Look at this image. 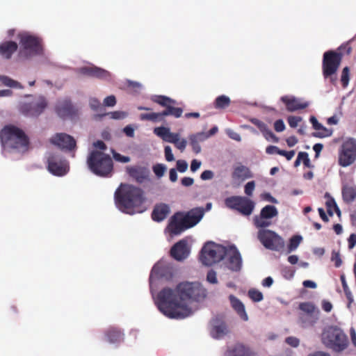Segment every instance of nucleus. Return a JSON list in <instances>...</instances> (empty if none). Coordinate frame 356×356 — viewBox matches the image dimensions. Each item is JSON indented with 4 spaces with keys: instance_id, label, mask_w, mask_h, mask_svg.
Listing matches in <instances>:
<instances>
[{
    "instance_id": "obj_17",
    "label": "nucleus",
    "mask_w": 356,
    "mask_h": 356,
    "mask_svg": "<svg viewBox=\"0 0 356 356\" xmlns=\"http://www.w3.org/2000/svg\"><path fill=\"white\" fill-rule=\"evenodd\" d=\"M227 267L233 270L238 271L242 266V259L238 250L234 246L226 249V254L223 259Z\"/></svg>"
},
{
    "instance_id": "obj_24",
    "label": "nucleus",
    "mask_w": 356,
    "mask_h": 356,
    "mask_svg": "<svg viewBox=\"0 0 356 356\" xmlns=\"http://www.w3.org/2000/svg\"><path fill=\"white\" fill-rule=\"evenodd\" d=\"M208 138V136L206 134V132L204 131H200L189 135L188 139L193 151L195 154L200 153L202 151V148L200 145V143L204 142Z\"/></svg>"
},
{
    "instance_id": "obj_59",
    "label": "nucleus",
    "mask_w": 356,
    "mask_h": 356,
    "mask_svg": "<svg viewBox=\"0 0 356 356\" xmlns=\"http://www.w3.org/2000/svg\"><path fill=\"white\" fill-rule=\"evenodd\" d=\"M90 106L94 111H98L99 108H102L100 102L96 98L90 99Z\"/></svg>"
},
{
    "instance_id": "obj_15",
    "label": "nucleus",
    "mask_w": 356,
    "mask_h": 356,
    "mask_svg": "<svg viewBox=\"0 0 356 356\" xmlns=\"http://www.w3.org/2000/svg\"><path fill=\"white\" fill-rule=\"evenodd\" d=\"M126 172L130 177L140 184H145L151 182V172L145 166L134 165L127 166Z\"/></svg>"
},
{
    "instance_id": "obj_56",
    "label": "nucleus",
    "mask_w": 356,
    "mask_h": 356,
    "mask_svg": "<svg viewBox=\"0 0 356 356\" xmlns=\"http://www.w3.org/2000/svg\"><path fill=\"white\" fill-rule=\"evenodd\" d=\"M188 167V163L184 160H178L177 161V168L180 172H184Z\"/></svg>"
},
{
    "instance_id": "obj_23",
    "label": "nucleus",
    "mask_w": 356,
    "mask_h": 356,
    "mask_svg": "<svg viewBox=\"0 0 356 356\" xmlns=\"http://www.w3.org/2000/svg\"><path fill=\"white\" fill-rule=\"evenodd\" d=\"M228 298L230 302L231 307L240 317V318L244 321H248L249 317L246 312L244 304L234 295H229Z\"/></svg>"
},
{
    "instance_id": "obj_41",
    "label": "nucleus",
    "mask_w": 356,
    "mask_h": 356,
    "mask_svg": "<svg viewBox=\"0 0 356 356\" xmlns=\"http://www.w3.org/2000/svg\"><path fill=\"white\" fill-rule=\"evenodd\" d=\"M302 238L300 236H293L289 241V244L288 245V252H291L296 250L298 245H300Z\"/></svg>"
},
{
    "instance_id": "obj_34",
    "label": "nucleus",
    "mask_w": 356,
    "mask_h": 356,
    "mask_svg": "<svg viewBox=\"0 0 356 356\" xmlns=\"http://www.w3.org/2000/svg\"><path fill=\"white\" fill-rule=\"evenodd\" d=\"M277 214L278 211L275 207L273 205H267L261 209L259 215L271 220V219L273 217L277 216Z\"/></svg>"
},
{
    "instance_id": "obj_39",
    "label": "nucleus",
    "mask_w": 356,
    "mask_h": 356,
    "mask_svg": "<svg viewBox=\"0 0 356 356\" xmlns=\"http://www.w3.org/2000/svg\"><path fill=\"white\" fill-rule=\"evenodd\" d=\"M0 82L3 85H4L6 86L10 87V88H22V86L19 82L12 79L11 78H10L7 76H4V75L0 76Z\"/></svg>"
},
{
    "instance_id": "obj_27",
    "label": "nucleus",
    "mask_w": 356,
    "mask_h": 356,
    "mask_svg": "<svg viewBox=\"0 0 356 356\" xmlns=\"http://www.w3.org/2000/svg\"><path fill=\"white\" fill-rule=\"evenodd\" d=\"M252 177L253 175L250 169L242 165L236 166L232 173V178L240 181H243Z\"/></svg>"
},
{
    "instance_id": "obj_3",
    "label": "nucleus",
    "mask_w": 356,
    "mask_h": 356,
    "mask_svg": "<svg viewBox=\"0 0 356 356\" xmlns=\"http://www.w3.org/2000/svg\"><path fill=\"white\" fill-rule=\"evenodd\" d=\"M204 209L202 208H195L191 211L177 212L170 219L165 232L172 237L179 235L185 230L196 225L203 218Z\"/></svg>"
},
{
    "instance_id": "obj_5",
    "label": "nucleus",
    "mask_w": 356,
    "mask_h": 356,
    "mask_svg": "<svg viewBox=\"0 0 356 356\" xmlns=\"http://www.w3.org/2000/svg\"><path fill=\"white\" fill-rule=\"evenodd\" d=\"M87 164L90 171L99 177H110L113 170L111 157L98 150H92L90 153L87 159Z\"/></svg>"
},
{
    "instance_id": "obj_25",
    "label": "nucleus",
    "mask_w": 356,
    "mask_h": 356,
    "mask_svg": "<svg viewBox=\"0 0 356 356\" xmlns=\"http://www.w3.org/2000/svg\"><path fill=\"white\" fill-rule=\"evenodd\" d=\"M225 356H257V354L247 346L236 344L227 350Z\"/></svg>"
},
{
    "instance_id": "obj_51",
    "label": "nucleus",
    "mask_w": 356,
    "mask_h": 356,
    "mask_svg": "<svg viewBox=\"0 0 356 356\" xmlns=\"http://www.w3.org/2000/svg\"><path fill=\"white\" fill-rule=\"evenodd\" d=\"M113 156L115 161L120 162V163H128L131 160L130 157L121 155L120 154L115 152L114 151H113Z\"/></svg>"
},
{
    "instance_id": "obj_43",
    "label": "nucleus",
    "mask_w": 356,
    "mask_h": 356,
    "mask_svg": "<svg viewBox=\"0 0 356 356\" xmlns=\"http://www.w3.org/2000/svg\"><path fill=\"white\" fill-rule=\"evenodd\" d=\"M155 274H156V264H154V266L152 268L150 275H149V278L150 292H151V294L152 296V299H153L154 303L156 304V295H155L154 289V278Z\"/></svg>"
},
{
    "instance_id": "obj_32",
    "label": "nucleus",
    "mask_w": 356,
    "mask_h": 356,
    "mask_svg": "<svg viewBox=\"0 0 356 356\" xmlns=\"http://www.w3.org/2000/svg\"><path fill=\"white\" fill-rule=\"evenodd\" d=\"M325 197L326 198V207L327 213L330 216H333L334 213L336 212L337 214L340 216L341 211L337 205L335 200L329 195V193H325Z\"/></svg>"
},
{
    "instance_id": "obj_37",
    "label": "nucleus",
    "mask_w": 356,
    "mask_h": 356,
    "mask_svg": "<svg viewBox=\"0 0 356 356\" xmlns=\"http://www.w3.org/2000/svg\"><path fill=\"white\" fill-rule=\"evenodd\" d=\"M254 224L258 228H264L271 225V220L268 218L261 216V215L256 216L254 218Z\"/></svg>"
},
{
    "instance_id": "obj_18",
    "label": "nucleus",
    "mask_w": 356,
    "mask_h": 356,
    "mask_svg": "<svg viewBox=\"0 0 356 356\" xmlns=\"http://www.w3.org/2000/svg\"><path fill=\"white\" fill-rule=\"evenodd\" d=\"M209 333L212 338L222 339L229 333V330L222 320L216 318L210 322Z\"/></svg>"
},
{
    "instance_id": "obj_44",
    "label": "nucleus",
    "mask_w": 356,
    "mask_h": 356,
    "mask_svg": "<svg viewBox=\"0 0 356 356\" xmlns=\"http://www.w3.org/2000/svg\"><path fill=\"white\" fill-rule=\"evenodd\" d=\"M175 142H172V143L175 144V147L179 149L181 152H183L187 145V140L185 138L180 139V136L179 134H177V138L175 140Z\"/></svg>"
},
{
    "instance_id": "obj_9",
    "label": "nucleus",
    "mask_w": 356,
    "mask_h": 356,
    "mask_svg": "<svg viewBox=\"0 0 356 356\" xmlns=\"http://www.w3.org/2000/svg\"><path fill=\"white\" fill-rule=\"evenodd\" d=\"M18 38L22 46L19 56L29 58L42 53V41L38 37L29 33H22L19 34Z\"/></svg>"
},
{
    "instance_id": "obj_2",
    "label": "nucleus",
    "mask_w": 356,
    "mask_h": 356,
    "mask_svg": "<svg viewBox=\"0 0 356 356\" xmlns=\"http://www.w3.org/2000/svg\"><path fill=\"white\" fill-rule=\"evenodd\" d=\"M115 203L122 212L133 215L140 212V205L145 200L142 189L131 184H121L114 194Z\"/></svg>"
},
{
    "instance_id": "obj_16",
    "label": "nucleus",
    "mask_w": 356,
    "mask_h": 356,
    "mask_svg": "<svg viewBox=\"0 0 356 356\" xmlns=\"http://www.w3.org/2000/svg\"><path fill=\"white\" fill-rule=\"evenodd\" d=\"M47 106L46 99L43 97H40L36 101L24 103L21 105L20 111L26 116L38 117L43 113Z\"/></svg>"
},
{
    "instance_id": "obj_35",
    "label": "nucleus",
    "mask_w": 356,
    "mask_h": 356,
    "mask_svg": "<svg viewBox=\"0 0 356 356\" xmlns=\"http://www.w3.org/2000/svg\"><path fill=\"white\" fill-rule=\"evenodd\" d=\"M343 197L346 202H352L356 197V188L344 186L343 187Z\"/></svg>"
},
{
    "instance_id": "obj_29",
    "label": "nucleus",
    "mask_w": 356,
    "mask_h": 356,
    "mask_svg": "<svg viewBox=\"0 0 356 356\" xmlns=\"http://www.w3.org/2000/svg\"><path fill=\"white\" fill-rule=\"evenodd\" d=\"M58 114L60 117L70 116L74 113L73 106L70 100H65L56 106Z\"/></svg>"
},
{
    "instance_id": "obj_10",
    "label": "nucleus",
    "mask_w": 356,
    "mask_h": 356,
    "mask_svg": "<svg viewBox=\"0 0 356 356\" xmlns=\"http://www.w3.org/2000/svg\"><path fill=\"white\" fill-rule=\"evenodd\" d=\"M258 238L266 248L271 250L280 251L284 247V239L270 229H261L258 232Z\"/></svg>"
},
{
    "instance_id": "obj_13",
    "label": "nucleus",
    "mask_w": 356,
    "mask_h": 356,
    "mask_svg": "<svg viewBox=\"0 0 356 356\" xmlns=\"http://www.w3.org/2000/svg\"><path fill=\"white\" fill-rule=\"evenodd\" d=\"M157 104L164 107V110L157 112V120L167 115H172L177 118H180L183 113V110L180 108L175 107L177 102L166 96L157 95Z\"/></svg>"
},
{
    "instance_id": "obj_30",
    "label": "nucleus",
    "mask_w": 356,
    "mask_h": 356,
    "mask_svg": "<svg viewBox=\"0 0 356 356\" xmlns=\"http://www.w3.org/2000/svg\"><path fill=\"white\" fill-rule=\"evenodd\" d=\"M318 314H301L299 318V322L302 327H309L313 326L318 318Z\"/></svg>"
},
{
    "instance_id": "obj_11",
    "label": "nucleus",
    "mask_w": 356,
    "mask_h": 356,
    "mask_svg": "<svg viewBox=\"0 0 356 356\" xmlns=\"http://www.w3.org/2000/svg\"><path fill=\"white\" fill-rule=\"evenodd\" d=\"M227 207L237 210L244 216H250L254 209V202L250 199L243 196H232L225 200Z\"/></svg>"
},
{
    "instance_id": "obj_1",
    "label": "nucleus",
    "mask_w": 356,
    "mask_h": 356,
    "mask_svg": "<svg viewBox=\"0 0 356 356\" xmlns=\"http://www.w3.org/2000/svg\"><path fill=\"white\" fill-rule=\"evenodd\" d=\"M207 290L198 282L183 281L175 289H164L157 296L159 309L170 318L183 319L196 311L194 302H200L207 297Z\"/></svg>"
},
{
    "instance_id": "obj_31",
    "label": "nucleus",
    "mask_w": 356,
    "mask_h": 356,
    "mask_svg": "<svg viewBox=\"0 0 356 356\" xmlns=\"http://www.w3.org/2000/svg\"><path fill=\"white\" fill-rule=\"evenodd\" d=\"M106 337L110 343H118L123 339V333L116 327H111L106 331Z\"/></svg>"
},
{
    "instance_id": "obj_64",
    "label": "nucleus",
    "mask_w": 356,
    "mask_h": 356,
    "mask_svg": "<svg viewBox=\"0 0 356 356\" xmlns=\"http://www.w3.org/2000/svg\"><path fill=\"white\" fill-rule=\"evenodd\" d=\"M214 175L211 170H204L200 175V178L202 180H210L213 179Z\"/></svg>"
},
{
    "instance_id": "obj_45",
    "label": "nucleus",
    "mask_w": 356,
    "mask_h": 356,
    "mask_svg": "<svg viewBox=\"0 0 356 356\" xmlns=\"http://www.w3.org/2000/svg\"><path fill=\"white\" fill-rule=\"evenodd\" d=\"M264 136L267 140L274 143L278 142V138L266 127L264 131H262Z\"/></svg>"
},
{
    "instance_id": "obj_48",
    "label": "nucleus",
    "mask_w": 356,
    "mask_h": 356,
    "mask_svg": "<svg viewBox=\"0 0 356 356\" xmlns=\"http://www.w3.org/2000/svg\"><path fill=\"white\" fill-rule=\"evenodd\" d=\"M341 280L343 288V291L347 296V298L349 300L350 302H351L353 300V296L347 285L344 275L341 276Z\"/></svg>"
},
{
    "instance_id": "obj_46",
    "label": "nucleus",
    "mask_w": 356,
    "mask_h": 356,
    "mask_svg": "<svg viewBox=\"0 0 356 356\" xmlns=\"http://www.w3.org/2000/svg\"><path fill=\"white\" fill-rule=\"evenodd\" d=\"M103 115H109L111 118L115 119V120H121L126 118L127 115L126 112L121 111H116L110 112L108 113H105Z\"/></svg>"
},
{
    "instance_id": "obj_47",
    "label": "nucleus",
    "mask_w": 356,
    "mask_h": 356,
    "mask_svg": "<svg viewBox=\"0 0 356 356\" xmlns=\"http://www.w3.org/2000/svg\"><path fill=\"white\" fill-rule=\"evenodd\" d=\"M341 81L344 88L347 87L349 83V68L345 67L341 72Z\"/></svg>"
},
{
    "instance_id": "obj_7",
    "label": "nucleus",
    "mask_w": 356,
    "mask_h": 356,
    "mask_svg": "<svg viewBox=\"0 0 356 356\" xmlns=\"http://www.w3.org/2000/svg\"><path fill=\"white\" fill-rule=\"evenodd\" d=\"M226 248L212 241L206 243L202 247L200 260L204 266H211L222 260L226 254Z\"/></svg>"
},
{
    "instance_id": "obj_28",
    "label": "nucleus",
    "mask_w": 356,
    "mask_h": 356,
    "mask_svg": "<svg viewBox=\"0 0 356 356\" xmlns=\"http://www.w3.org/2000/svg\"><path fill=\"white\" fill-rule=\"evenodd\" d=\"M177 133L171 132L170 128L165 127H157V136H159L165 142H175L177 138Z\"/></svg>"
},
{
    "instance_id": "obj_63",
    "label": "nucleus",
    "mask_w": 356,
    "mask_h": 356,
    "mask_svg": "<svg viewBox=\"0 0 356 356\" xmlns=\"http://www.w3.org/2000/svg\"><path fill=\"white\" fill-rule=\"evenodd\" d=\"M250 121L259 129L261 132L262 131H264L265 128L267 127L266 124H264L263 122L260 121L258 119L252 118Z\"/></svg>"
},
{
    "instance_id": "obj_14",
    "label": "nucleus",
    "mask_w": 356,
    "mask_h": 356,
    "mask_svg": "<svg viewBox=\"0 0 356 356\" xmlns=\"http://www.w3.org/2000/svg\"><path fill=\"white\" fill-rule=\"evenodd\" d=\"M47 164L48 170L56 176H63L69 170L67 161L58 155H50L47 159Z\"/></svg>"
},
{
    "instance_id": "obj_22",
    "label": "nucleus",
    "mask_w": 356,
    "mask_h": 356,
    "mask_svg": "<svg viewBox=\"0 0 356 356\" xmlns=\"http://www.w3.org/2000/svg\"><path fill=\"white\" fill-rule=\"evenodd\" d=\"M188 254L189 249L185 240L179 241L171 249L172 257L177 261L185 259L188 257Z\"/></svg>"
},
{
    "instance_id": "obj_42",
    "label": "nucleus",
    "mask_w": 356,
    "mask_h": 356,
    "mask_svg": "<svg viewBox=\"0 0 356 356\" xmlns=\"http://www.w3.org/2000/svg\"><path fill=\"white\" fill-rule=\"evenodd\" d=\"M248 296L254 302H261L264 299L262 293L255 289H251L248 291Z\"/></svg>"
},
{
    "instance_id": "obj_12",
    "label": "nucleus",
    "mask_w": 356,
    "mask_h": 356,
    "mask_svg": "<svg viewBox=\"0 0 356 356\" xmlns=\"http://www.w3.org/2000/svg\"><path fill=\"white\" fill-rule=\"evenodd\" d=\"M356 160V140L348 138L341 145L339 155V163L342 167L350 165Z\"/></svg>"
},
{
    "instance_id": "obj_21",
    "label": "nucleus",
    "mask_w": 356,
    "mask_h": 356,
    "mask_svg": "<svg viewBox=\"0 0 356 356\" xmlns=\"http://www.w3.org/2000/svg\"><path fill=\"white\" fill-rule=\"evenodd\" d=\"M281 100L285 104L286 109L290 112L305 108L309 105L308 102L292 95L283 96L282 97Z\"/></svg>"
},
{
    "instance_id": "obj_61",
    "label": "nucleus",
    "mask_w": 356,
    "mask_h": 356,
    "mask_svg": "<svg viewBox=\"0 0 356 356\" xmlns=\"http://www.w3.org/2000/svg\"><path fill=\"white\" fill-rule=\"evenodd\" d=\"M274 128L276 131L281 132L285 129V124L282 120H276L274 123Z\"/></svg>"
},
{
    "instance_id": "obj_58",
    "label": "nucleus",
    "mask_w": 356,
    "mask_h": 356,
    "mask_svg": "<svg viewBox=\"0 0 356 356\" xmlns=\"http://www.w3.org/2000/svg\"><path fill=\"white\" fill-rule=\"evenodd\" d=\"M104 104L106 106H114L116 104V99L114 95L106 97L104 100Z\"/></svg>"
},
{
    "instance_id": "obj_53",
    "label": "nucleus",
    "mask_w": 356,
    "mask_h": 356,
    "mask_svg": "<svg viewBox=\"0 0 356 356\" xmlns=\"http://www.w3.org/2000/svg\"><path fill=\"white\" fill-rule=\"evenodd\" d=\"M207 280L208 282L211 283V284H217L218 283V279H217V275H216V273L213 270H210L208 273H207Z\"/></svg>"
},
{
    "instance_id": "obj_20",
    "label": "nucleus",
    "mask_w": 356,
    "mask_h": 356,
    "mask_svg": "<svg viewBox=\"0 0 356 356\" xmlns=\"http://www.w3.org/2000/svg\"><path fill=\"white\" fill-rule=\"evenodd\" d=\"M80 74L92 78L99 79H108L111 77V74L107 70L98 67L95 65L84 66L79 69Z\"/></svg>"
},
{
    "instance_id": "obj_62",
    "label": "nucleus",
    "mask_w": 356,
    "mask_h": 356,
    "mask_svg": "<svg viewBox=\"0 0 356 356\" xmlns=\"http://www.w3.org/2000/svg\"><path fill=\"white\" fill-rule=\"evenodd\" d=\"M300 158H302L301 161L304 163V165L308 168H310V160L309 159L308 154L307 152H300Z\"/></svg>"
},
{
    "instance_id": "obj_55",
    "label": "nucleus",
    "mask_w": 356,
    "mask_h": 356,
    "mask_svg": "<svg viewBox=\"0 0 356 356\" xmlns=\"http://www.w3.org/2000/svg\"><path fill=\"white\" fill-rule=\"evenodd\" d=\"M225 131H226V134H227V136L232 140L238 141V142L241 140V136L238 133L234 131V130H232L231 129H227Z\"/></svg>"
},
{
    "instance_id": "obj_52",
    "label": "nucleus",
    "mask_w": 356,
    "mask_h": 356,
    "mask_svg": "<svg viewBox=\"0 0 356 356\" xmlns=\"http://www.w3.org/2000/svg\"><path fill=\"white\" fill-rule=\"evenodd\" d=\"M254 188L255 182L254 181H249L245 186V193L248 196H251L253 193Z\"/></svg>"
},
{
    "instance_id": "obj_60",
    "label": "nucleus",
    "mask_w": 356,
    "mask_h": 356,
    "mask_svg": "<svg viewBox=\"0 0 356 356\" xmlns=\"http://www.w3.org/2000/svg\"><path fill=\"white\" fill-rule=\"evenodd\" d=\"M165 159L168 161H172L175 160V157L172 154V149L168 145L165 147Z\"/></svg>"
},
{
    "instance_id": "obj_38",
    "label": "nucleus",
    "mask_w": 356,
    "mask_h": 356,
    "mask_svg": "<svg viewBox=\"0 0 356 356\" xmlns=\"http://www.w3.org/2000/svg\"><path fill=\"white\" fill-rule=\"evenodd\" d=\"M299 308L304 312L303 314L319 313V311L316 308L314 305L308 302L300 303Z\"/></svg>"
},
{
    "instance_id": "obj_6",
    "label": "nucleus",
    "mask_w": 356,
    "mask_h": 356,
    "mask_svg": "<svg viewBox=\"0 0 356 356\" xmlns=\"http://www.w3.org/2000/svg\"><path fill=\"white\" fill-rule=\"evenodd\" d=\"M321 341L326 347L336 352L343 350L348 346L347 336L342 330L335 326H330L323 330Z\"/></svg>"
},
{
    "instance_id": "obj_50",
    "label": "nucleus",
    "mask_w": 356,
    "mask_h": 356,
    "mask_svg": "<svg viewBox=\"0 0 356 356\" xmlns=\"http://www.w3.org/2000/svg\"><path fill=\"white\" fill-rule=\"evenodd\" d=\"M302 120V118L300 116H289L288 118V123L289 126L292 128H296L298 127V124Z\"/></svg>"
},
{
    "instance_id": "obj_49",
    "label": "nucleus",
    "mask_w": 356,
    "mask_h": 356,
    "mask_svg": "<svg viewBox=\"0 0 356 356\" xmlns=\"http://www.w3.org/2000/svg\"><path fill=\"white\" fill-rule=\"evenodd\" d=\"M331 261L334 263V266L337 268H339L341 266L342 260L341 259L339 252L335 251V250L332 251V256H331Z\"/></svg>"
},
{
    "instance_id": "obj_4",
    "label": "nucleus",
    "mask_w": 356,
    "mask_h": 356,
    "mask_svg": "<svg viewBox=\"0 0 356 356\" xmlns=\"http://www.w3.org/2000/svg\"><path fill=\"white\" fill-rule=\"evenodd\" d=\"M0 140L5 148L16 149L18 150H26L29 141L27 136L21 129L8 125L0 131Z\"/></svg>"
},
{
    "instance_id": "obj_54",
    "label": "nucleus",
    "mask_w": 356,
    "mask_h": 356,
    "mask_svg": "<svg viewBox=\"0 0 356 356\" xmlns=\"http://www.w3.org/2000/svg\"><path fill=\"white\" fill-rule=\"evenodd\" d=\"M140 119L142 120H149L155 122L156 121V113L151 112L147 113H141L140 115Z\"/></svg>"
},
{
    "instance_id": "obj_8",
    "label": "nucleus",
    "mask_w": 356,
    "mask_h": 356,
    "mask_svg": "<svg viewBox=\"0 0 356 356\" xmlns=\"http://www.w3.org/2000/svg\"><path fill=\"white\" fill-rule=\"evenodd\" d=\"M341 62V54L334 51H328L324 53L322 70L325 79H330L332 84H336L337 78V72Z\"/></svg>"
},
{
    "instance_id": "obj_26",
    "label": "nucleus",
    "mask_w": 356,
    "mask_h": 356,
    "mask_svg": "<svg viewBox=\"0 0 356 356\" xmlns=\"http://www.w3.org/2000/svg\"><path fill=\"white\" fill-rule=\"evenodd\" d=\"M18 48V45L15 42L6 41L0 44V55L6 58L10 59L13 53H15Z\"/></svg>"
},
{
    "instance_id": "obj_33",
    "label": "nucleus",
    "mask_w": 356,
    "mask_h": 356,
    "mask_svg": "<svg viewBox=\"0 0 356 356\" xmlns=\"http://www.w3.org/2000/svg\"><path fill=\"white\" fill-rule=\"evenodd\" d=\"M170 213V207L168 204L161 203L157 204V222L163 220Z\"/></svg>"
},
{
    "instance_id": "obj_40",
    "label": "nucleus",
    "mask_w": 356,
    "mask_h": 356,
    "mask_svg": "<svg viewBox=\"0 0 356 356\" xmlns=\"http://www.w3.org/2000/svg\"><path fill=\"white\" fill-rule=\"evenodd\" d=\"M229 103V97L225 95H220L216 98L215 102V106L217 108H224L228 106Z\"/></svg>"
},
{
    "instance_id": "obj_36",
    "label": "nucleus",
    "mask_w": 356,
    "mask_h": 356,
    "mask_svg": "<svg viewBox=\"0 0 356 356\" xmlns=\"http://www.w3.org/2000/svg\"><path fill=\"white\" fill-rule=\"evenodd\" d=\"M315 130L316 131L313 134V136L316 138L329 137L332 134V130L325 127L322 124H320Z\"/></svg>"
},
{
    "instance_id": "obj_19",
    "label": "nucleus",
    "mask_w": 356,
    "mask_h": 356,
    "mask_svg": "<svg viewBox=\"0 0 356 356\" xmlns=\"http://www.w3.org/2000/svg\"><path fill=\"white\" fill-rule=\"evenodd\" d=\"M50 142L60 149H65L70 151L74 149L76 145L74 138L65 133L56 134L51 138Z\"/></svg>"
},
{
    "instance_id": "obj_57",
    "label": "nucleus",
    "mask_w": 356,
    "mask_h": 356,
    "mask_svg": "<svg viewBox=\"0 0 356 356\" xmlns=\"http://www.w3.org/2000/svg\"><path fill=\"white\" fill-rule=\"evenodd\" d=\"M285 341L288 345L293 348L298 347L300 344V340L295 337H289L285 339Z\"/></svg>"
}]
</instances>
